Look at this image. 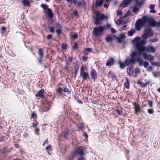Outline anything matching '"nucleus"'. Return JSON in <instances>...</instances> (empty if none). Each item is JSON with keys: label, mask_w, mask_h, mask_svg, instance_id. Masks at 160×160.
I'll return each mask as SVG.
<instances>
[{"label": "nucleus", "mask_w": 160, "mask_h": 160, "mask_svg": "<svg viewBox=\"0 0 160 160\" xmlns=\"http://www.w3.org/2000/svg\"><path fill=\"white\" fill-rule=\"evenodd\" d=\"M150 12L151 13H156V11L154 9H151V10L150 11Z\"/></svg>", "instance_id": "48"}, {"label": "nucleus", "mask_w": 160, "mask_h": 160, "mask_svg": "<svg viewBox=\"0 0 160 160\" xmlns=\"http://www.w3.org/2000/svg\"><path fill=\"white\" fill-rule=\"evenodd\" d=\"M127 79V81L124 83V86L125 87L128 89L129 88V82L128 79L127 78H126Z\"/></svg>", "instance_id": "21"}, {"label": "nucleus", "mask_w": 160, "mask_h": 160, "mask_svg": "<svg viewBox=\"0 0 160 160\" xmlns=\"http://www.w3.org/2000/svg\"><path fill=\"white\" fill-rule=\"evenodd\" d=\"M55 28L57 29H62V27L61 26L59 23H57L56 24L55 26Z\"/></svg>", "instance_id": "26"}, {"label": "nucleus", "mask_w": 160, "mask_h": 160, "mask_svg": "<svg viewBox=\"0 0 160 160\" xmlns=\"http://www.w3.org/2000/svg\"><path fill=\"white\" fill-rule=\"evenodd\" d=\"M39 62L40 63H42V58H40V57L39 59Z\"/></svg>", "instance_id": "63"}, {"label": "nucleus", "mask_w": 160, "mask_h": 160, "mask_svg": "<svg viewBox=\"0 0 160 160\" xmlns=\"http://www.w3.org/2000/svg\"><path fill=\"white\" fill-rule=\"evenodd\" d=\"M127 27V26L126 25H124L123 26V29H125Z\"/></svg>", "instance_id": "64"}, {"label": "nucleus", "mask_w": 160, "mask_h": 160, "mask_svg": "<svg viewBox=\"0 0 160 160\" xmlns=\"http://www.w3.org/2000/svg\"><path fill=\"white\" fill-rule=\"evenodd\" d=\"M31 117L33 119H34L36 118L37 115L34 112H33L32 113Z\"/></svg>", "instance_id": "28"}, {"label": "nucleus", "mask_w": 160, "mask_h": 160, "mask_svg": "<svg viewBox=\"0 0 160 160\" xmlns=\"http://www.w3.org/2000/svg\"><path fill=\"white\" fill-rule=\"evenodd\" d=\"M78 128L79 129H82L83 128H84L83 124L82 123H81Z\"/></svg>", "instance_id": "40"}, {"label": "nucleus", "mask_w": 160, "mask_h": 160, "mask_svg": "<svg viewBox=\"0 0 160 160\" xmlns=\"http://www.w3.org/2000/svg\"><path fill=\"white\" fill-rule=\"evenodd\" d=\"M148 104L149 105L150 107H151L152 106L153 102L151 101H149L148 102Z\"/></svg>", "instance_id": "39"}, {"label": "nucleus", "mask_w": 160, "mask_h": 160, "mask_svg": "<svg viewBox=\"0 0 160 160\" xmlns=\"http://www.w3.org/2000/svg\"><path fill=\"white\" fill-rule=\"evenodd\" d=\"M142 55H143V58L145 60L147 59L149 61H151L153 60L154 57L153 56L151 55H149L147 54L146 52H143Z\"/></svg>", "instance_id": "11"}, {"label": "nucleus", "mask_w": 160, "mask_h": 160, "mask_svg": "<svg viewBox=\"0 0 160 160\" xmlns=\"http://www.w3.org/2000/svg\"><path fill=\"white\" fill-rule=\"evenodd\" d=\"M50 32L52 33H53L55 31V29L54 27H51L49 28Z\"/></svg>", "instance_id": "30"}, {"label": "nucleus", "mask_w": 160, "mask_h": 160, "mask_svg": "<svg viewBox=\"0 0 160 160\" xmlns=\"http://www.w3.org/2000/svg\"><path fill=\"white\" fill-rule=\"evenodd\" d=\"M152 74L153 76L155 78L157 77L159 75V72H153Z\"/></svg>", "instance_id": "25"}, {"label": "nucleus", "mask_w": 160, "mask_h": 160, "mask_svg": "<svg viewBox=\"0 0 160 160\" xmlns=\"http://www.w3.org/2000/svg\"><path fill=\"white\" fill-rule=\"evenodd\" d=\"M38 124V123L37 122L36 123H32V124L33 125L34 127H36Z\"/></svg>", "instance_id": "53"}, {"label": "nucleus", "mask_w": 160, "mask_h": 160, "mask_svg": "<svg viewBox=\"0 0 160 160\" xmlns=\"http://www.w3.org/2000/svg\"><path fill=\"white\" fill-rule=\"evenodd\" d=\"M80 75L82 77L84 80H85L88 79L89 78L88 73V72L84 71V68L83 66H82L81 69Z\"/></svg>", "instance_id": "9"}, {"label": "nucleus", "mask_w": 160, "mask_h": 160, "mask_svg": "<svg viewBox=\"0 0 160 160\" xmlns=\"http://www.w3.org/2000/svg\"><path fill=\"white\" fill-rule=\"evenodd\" d=\"M73 48L74 49H77L78 48V44L76 43H75L74 44V45L73 47Z\"/></svg>", "instance_id": "35"}, {"label": "nucleus", "mask_w": 160, "mask_h": 160, "mask_svg": "<svg viewBox=\"0 0 160 160\" xmlns=\"http://www.w3.org/2000/svg\"><path fill=\"white\" fill-rule=\"evenodd\" d=\"M61 30L62 29H58L56 30V32L58 35H60L61 34Z\"/></svg>", "instance_id": "32"}, {"label": "nucleus", "mask_w": 160, "mask_h": 160, "mask_svg": "<svg viewBox=\"0 0 160 160\" xmlns=\"http://www.w3.org/2000/svg\"><path fill=\"white\" fill-rule=\"evenodd\" d=\"M48 143V141L47 140H46L43 143V145L44 146L46 144H47Z\"/></svg>", "instance_id": "50"}, {"label": "nucleus", "mask_w": 160, "mask_h": 160, "mask_svg": "<svg viewBox=\"0 0 160 160\" xmlns=\"http://www.w3.org/2000/svg\"><path fill=\"white\" fill-rule=\"evenodd\" d=\"M84 155H84L80 156H81V157L79 158L78 160H84V158L83 157Z\"/></svg>", "instance_id": "45"}, {"label": "nucleus", "mask_w": 160, "mask_h": 160, "mask_svg": "<svg viewBox=\"0 0 160 160\" xmlns=\"http://www.w3.org/2000/svg\"><path fill=\"white\" fill-rule=\"evenodd\" d=\"M39 129H38V128L36 129L35 132V133L36 134H38L37 132L39 131Z\"/></svg>", "instance_id": "59"}, {"label": "nucleus", "mask_w": 160, "mask_h": 160, "mask_svg": "<svg viewBox=\"0 0 160 160\" xmlns=\"http://www.w3.org/2000/svg\"><path fill=\"white\" fill-rule=\"evenodd\" d=\"M84 148L83 147H80L78 148L73 153H72L70 157H68V160H73V158L77 155H78L80 156H81L84 155Z\"/></svg>", "instance_id": "5"}, {"label": "nucleus", "mask_w": 160, "mask_h": 160, "mask_svg": "<svg viewBox=\"0 0 160 160\" xmlns=\"http://www.w3.org/2000/svg\"><path fill=\"white\" fill-rule=\"evenodd\" d=\"M72 38L74 39H76L78 38V36L77 34H74L71 35Z\"/></svg>", "instance_id": "27"}, {"label": "nucleus", "mask_w": 160, "mask_h": 160, "mask_svg": "<svg viewBox=\"0 0 160 160\" xmlns=\"http://www.w3.org/2000/svg\"><path fill=\"white\" fill-rule=\"evenodd\" d=\"M142 54L138 53L135 52H132L131 55V58H128L124 60V62H118L120 67L121 68H124L126 66H128L130 64H133L136 61L138 62L139 65L141 66L143 65L145 68H147L149 65V63L146 61H144L142 58Z\"/></svg>", "instance_id": "1"}, {"label": "nucleus", "mask_w": 160, "mask_h": 160, "mask_svg": "<svg viewBox=\"0 0 160 160\" xmlns=\"http://www.w3.org/2000/svg\"><path fill=\"white\" fill-rule=\"evenodd\" d=\"M72 2L74 4H75L76 2V0H71V3Z\"/></svg>", "instance_id": "56"}, {"label": "nucleus", "mask_w": 160, "mask_h": 160, "mask_svg": "<svg viewBox=\"0 0 160 160\" xmlns=\"http://www.w3.org/2000/svg\"><path fill=\"white\" fill-rule=\"evenodd\" d=\"M62 48L63 49H65L67 48V46L66 44H63L62 46Z\"/></svg>", "instance_id": "36"}, {"label": "nucleus", "mask_w": 160, "mask_h": 160, "mask_svg": "<svg viewBox=\"0 0 160 160\" xmlns=\"http://www.w3.org/2000/svg\"><path fill=\"white\" fill-rule=\"evenodd\" d=\"M117 14L118 15H121L122 14V13L121 11L118 10L117 12Z\"/></svg>", "instance_id": "43"}, {"label": "nucleus", "mask_w": 160, "mask_h": 160, "mask_svg": "<svg viewBox=\"0 0 160 160\" xmlns=\"http://www.w3.org/2000/svg\"><path fill=\"white\" fill-rule=\"evenodd\" d=\"M41 7L45 10V12H46V11H47V9H48V6L46 4H42L41 5Z\"/></svg>", "instance_id": "23"}, {"label": "nucleus", "mask_w": 160, "mask_h": 160, "mask_svg": "<svg viewBox=\"0 0 160 160\" xmlns=\"http://www.w3.org/2000/svg\"><path fill=\"white\" fill-rule=\"evenodd\" d=\"M23 136L24 137H27L28 136V134L27 132H25L23 134Z\"/></svg>", "instance_id": "58"}, {"label": "nucleus", "mask_w": 160, "mask_h": 160, "mask_svg": "<svg viewBox=\"0 0 160 160\" xmlns=\"http://www.w3.org/2000/svg\"><path fill=\"white\" fill-rule=\"evenodd\" d=\"M134 69L132 67L130 66L128 68L127 72L129 75L132 74L134 73Z\"/></svg>", "instance_id": "18"}, {"label": "nucleus", "mask_w": 160, "mask_h": 160, "mask_svg": "<svg viewBox=\"0 0 160 160\" xmlns=\"http://www.w3.org/2000/svg\"><path fill=\"white\" fill-rule=\"evenodd\" d=\"M64 137L66 138L67 137V135H68V133L67 132H65L64 133Z\"/></svg>", "instance_id": "57"}, {"label": "nucleus", "mask_w": 160, "mask_h": 160, "mask_svg": "<svg viewBox=\"0 0 160 160\" xmlns=\"http://www.w3.org/2000/svg\"><path fill=\"white\" fill-rule=\"evenodd\" d=\"M109 4L108 3L104 4L103 5V6L105 8H108V6Z\"/></svg>", "instance_id": "54"}, {"label": "nucleus", "mask_w": 160, "mask_h": 160, "mask_svg": "<svg viewBox=\"0 0 160 160\" xmlns=\"http://www.w3.org/2000/svg\"><path fill=\"white\" fill-rule=\"evenodd\" d=\"M134 109L136 114H137L139 112L142 111V109L139 106L137 103H135L134 104Z\"/></svg>", "instance_id": "12"}, {"label": "nucleus", "mask_w": 160, "mask_h": 160, "mask_svg": "<svg viewBox=\"0 0 160 160\" xmlns=\"http://www.w3.org/2000/svg\"><path fill=\"white\" fill-rule=\"evenodd\" d=\"M111 30L112 33H115L116 32V31L115 30L114 28H112L111 29Z\"/></svg>", "instance_id": "44"}, {"label": "nucleus", "mask_w": 160, "mask_h": 160, "mask_svg": "<svg viewBox=\"0 0 160 160\" xmlns=\"http://www.w3.org/2000/svg\"><path fill=\"white\" fill-rule=\"evenodd\" d=\"M154 35L153 32L151 28H147L144 33L142 36L141 40L140 38V42L142 44H144L146 43L145 40L149 37L153 36Z\"/></svg>", "instance_id": "4"}, {"label": "nucleus", "mask_w": 160, "mask_h": 160, "mask_svg": "<svg viewBox=\"0 0 160 160\" xmlns=\"http://www.w3.org/2000/svg\"><path fill=\"white\" fill-rule=\"evenodd\" d=\"M131 14V12L130 11H128L126 14L122 18H120L117 21H115V22L116 25L119 26L122 23V22L121 20V18H128V15H130Z\"/></svg>", "instance_id": "10"}, {"label": "nucleus", "mask_w": 160, "mask_h": 160, "mask_svg": "<svg viewBox=\"0 0 160 160\" xmlns=\"http://www.w3.org/2000/svg\"><path fill=\"white\" fill-rule=\"evenodd\" d=\"M136 32V30L134 29H131L130 31L128 32V35L132 36Z\"/></svg>", "instance_id": "20"}, {"label": "nucleus", "mask_w": 160, "mask_h": 160, "mask_svg": "<svg viewBox=\"0 0 160 160\" xmlns=\"http://www.w3.org/2000/svg\"><path fill=\"white\" fill-rule=\"evenodd\" d=\"M77 4L78 6L80 5H81V2H79L77 3Z\"/></svg>", "instance_id": "62"}, {"label": "nucleus", "mask_w": 160, "mask_h": 160, "mask_svg": "<svg viewBox=\"0 0 160 160\" xmlns=\"http://www.w3.org/2000/svg\"><path fill=\"white\" fill-rule=\"evenodd\" d=\"M90 75L92 79L95 80L97 77V74L96 71L94 69H92L90 72Z\"/></svg>", "instance_id": "13"}, {"label": "nucleus", "mask_w": 160, "mask_h": 160, "mask_svg": "<svg viewBox=\"0 0 160 160\" xmlns=\"http://www.w3.org/2000/svg\"><path fill=\"white\" fill-rule=\"evenodd\" d=\"M106 27L107 28L109 29L111 27V25L109 24H107L106 25Z\"/></svg>", "instance_id": "49"}, {"label": "nucleus", "mask_w": 160, "mask_h": 160, "mask_svg": "<svg viewBox=\"0 0 160 160\" xmlns=\"http://www.w3.org/2000/svg\"><path fill=\"white\" fill-rule=\"evenodd\" d=\"M108 18L107 16L103 14H100L99 12H98L94 18V23L98 25L100 23L101 20L106 19Z\"/></svg>", "instance_id": "8"}, {"label": "nucleus", "mask_w": 160, "mask_h": 160, "mask_svg": "<svg viewBox=\"0 0 160 160\" xmlns=\"http://www.w3.org/2000/svg\"><path fill=\"white\" fill-rule=\"evenodd\" d=\"M38 54L40 55V58H42L43 56V52L42 49L39 48L38 49Z\"/></svg>", "instance_id": "22"}, {"label": "nucleus", "mask_w": 160, "mask_h": 160, "mask_svg": "<svg viewBox=\"0 0 160 160\" xmlns=\"http://www.w3.org/2000/svg\"><path fill=\"white\" fill-rule=\"evenodd\" d=\"M158 41V39L157 38H155L153 39H152L150 40V41L152 42H155Z\"/></svg>", "instance_id": "42"}, {"label": "nucleus", "mask_w": 160, "mask_h": 160, "mask_svg": "<svg viewBox=\"0 0 160 160\" xmlns=\"http://www.w3.org/2000/svg\"><path fill=\"white\" fill-rule=\"evenodd\" d=\"M147 23L152 27L157 26L158 28L160 27V21L157 22L151 17L144 16L141 19L138 20L136 22L135 28L136 30L138 31L140 30L141 27L145 26Z\"/></svg>", "instance_id": "2"}, {"label": "nucleus", "mask_w": 160, "mask_h": 160, "mask_svg": "<svg viewBox=\"0 0 160 160\" xmlns=\"http://www.w3.org/2000/svg\"><path fill=\"white\" fill-rule=\"evenodd\" d=\"M44 92V90L42 89L38 91V93L36 95V96L37 97H40L41 98H43L44 97L43 95Z\"/></svg>", "instance_id": "15"}, {"label": "nucleus", "mask_w": 160, "mask_h": 160, "mask_svg": "<svg viewBox=\"0 0 160 160\" xmlns=\"http://www.w3.org/2000/svg\"><path fill=\"white\" fill-rule=\"evenodd\" d=\"M155 7V5L154 4H152L150 6L149 8L151 9H154Z\"/></svg>", "instance_id": "41"}, {"label": "nucleus", "mask_w": 160, "mask_h": 160, "mask_svg": "<svg viewBox=\"0 0 160 160\" xmlns=\"http://www.w3.org/2000/svg\"><path fill=\"white\" fill-rule=\"evenodd\" d=\"M85 50L89 51L90 52H92V49L90 48H87L85 49Z\"/></svg>", "instance_id": "46"}, {"label": "nucleus", "mask_w": 160, "mask_h": 160, "mask_svg": "<svg viewBox=\"0 0 160 160\" xmlns=\"http://www.w3.org/2000/svg\"><path fill=\"white\" fill-rule=\"evenodd\" d=\"M1 29L3 31H5L6 30V28L5 27H2Z\"/></svg>", "instance_id": "52"}, {"label": "nucleus", "mask_w": 160, "mask_h": 160, "mask_svg": "<svg viewBox=\"0 0 160 160\" xmlns=\"http://www.w3.org/2000/svg\"><path fill=\"white\" fill-rule=\"evenodd\" d=\"M74 15H77V11H75L73 13Z\"/></svg>", "instance_id": "61"}, {"label": "nucleus", "mask_w": 160, "mask_h": 160, "mask_svg": "<svg viewBox=\"0 0 160 160\" xmlns=\"http://www.w3.org/2000/svg\"><path fill=\"white\" fill-rule=\"evenodd\" d=\"M104 30L103 27L99 26L94 27L93 31V34L94 36L98 37L101 36Z\"/></svg>", "instance_id": "6"}, {"label": "nucleus", "mask_w": 160, "mask_h": 160, "mask_svg": "<svg viewBox=\"0 0 160 160\" xmlns=\"http://www.w3.org/2000/svg\"><path fill=\"white\" fill-rule=\"evenodd\" d=\"M57 91L59 95L62 97L69 95L71 93L70 91L68 88L63 89L60 87H59L57 89Z\"/></svg>", "instance_id": "7"}, {"label": "nucleus", "mask_w": 160, "mask_h": 160, "mask_svg": "<svg viewBox=\"0 0 160 160\" xmlns=\"http://www.w3.org/2000/svg\"><path fill=\"white\" fill-rule=\"evenodd\" d=\"M148 112L150 114H152L153 112V110L152 109H148Z\"/></svg>", "instance_id": "33"}, {"label": "nucleus", "mask_w": 160, "mask_h": 160, "mask_svg": "<svg viewBox=\"0 0 160 160\" xmlns=\"http://www.w3.org/2000/svg\"><path fill=\"white\" fill-rule=\"evenodd\" d=\"M135 73L137 74L139 73L140 72V70L138 68H137L135 70Z\"/></svg>", "instance_id": "34"}, {"label": "nucleus", "mask_w": 160, "mask_h": 160, "mask_svg": "<svg viewBox=\"0 0 160 160\" xmlns=\"http://www.w3.org/2000/svg\"><path fill=\"white\" fill-rule=\"evenodd\" d=\"M124 35L123 34H121L120 36V37H119L117 38V41L118 42L120 43L121 42L122 40V39L123 38Z\"/></svg>", "instance_id": "24"}, {"label": "nucleus", "mask_w": 160, "mask_h": 160, "mask_svg": "<svg viewBox=\"0 0 160 160\" xmlns=\"http://www.w3.org/2000/svg\"><path fill=\"white\" fill-rule=\"evenodd\" d=\"M152 68V67H150L148 68V70H149V71H151Z\"/></svg>", "instance_id": "60"}, {"label": "nucleus", "mask_w": 160, "mask_h": 160, "mask_svg": "<svg viewBox=\"0 0 160 160\" xmlns=\"http://www.w3.org/2000/svg\"><path fill=\"white\" fill-rule=\"evenodd\" d=\"M32 2V0H23L22 3L24 6H29Z\"/></svg>", "instance_id": "16"}, {"label": "nucleus", "mask_w": 160, "mask_h": 160, "mask_svg": "<svg viewBox=\"0 0 160 160\" xmlns=\"http://www.w3.org/2000/svg\"><path fill=\"white\" fill-rule=\"evenodd\" d=\"M83 135L86 138H88V135L86 132H84L83 134Z\"/></svg>", "instance_id": "47"}, {"label": "nucleus", "mask_w": 160, "mask_h": 160, "mask_svg": "<svg viewBox=\"0 0 160 160\" xmlns=\"http://www.w3.org/2000/svg\"><path fill=\"white\" fill-rule=\"evenodd\" d=\"M116 112L119 115H121L122 114V112L118 109H117L116 110Z\"/></svg>", "instance_id": "38"}, {"label": "nucleus", "mask_w": 160, "mask_h": 160, "mask_svg": "<svg viewBox=\"0 0 160 160\" xmlns=\"http://www.w3.org/2000/svg\"><path fill=\"white\" fill-rule=\"evenodd\" d=\"M111 39V37L110 36H108L106 38V40L107 42H109Z\"/></svg>", "instance_id": "29"}, {"label": "nucleus", "mask_w": 160, "mask_h": 160, "mask_svg": "<svg viewBox=\"0 0 160 160\" xmlns=\"http://www.w3.org/2000/svg\"><path fill=\"white\" fill-rule=\"evenodd\" d=\"M51 146L49 145V146H47L46 147V150H48L50 149L51 148Z\"/></svg>", "instance_id": "51"}, {"label": "nucleus", "mask_w": 160, "mask_h": 160, "mask_svg": "<svg viewBox=\"0 0 160 160\" xmlns=\"http://www.w3.org/2000/svg\"><path fill=\"white\" fill-rule=\"evenodd\" d=\"M49 109H50V108H47V110H46L45 109H43V112H46L48 110H49Z\"/></svg>", "instance_id": "55"}, {"label": "nucleus", "mask_w": 160, "mask_h": 160, "mask_svg": "<svg viewBox=\"0 0 160 160\" xmlns=\"http://www.w3.org/2000/svg\"><path fill=\"white\" fill-rule=\"evenodd\" d=\"M140 38L139 37L135 38L132 41L134 44L135 45L136 48L137 49L138 53L142 54L143 52H147L149 53H153L155 52L156 48L153 47L149 45L147 47H145L143 46L144 44H142L140 42Z\"/></svg>", "instance_id": "3"}, {"label": "nucleus", "mask_w": 160, "mask_h": 160, "mask_svg": "<svg viewBox=\"0 0 160 160\" xmlns=\"http://www.w3.org/2000/svg\"><path fill=\"white\" fill-rule=\"evenodd\" d=\"M46 13V14L48 15V17L50 18H52L53 17V13L51 10L50 9H47V11L46 12H45Z\"/></svg>", "instance_id": "17"}, {"label": "nucleus", "mask_w": 160, "mask_h": 160, "mask_svg": "<svg viewBox=\"0 0 160 160\" xmlns=\"http://www.w3.org/2000/svg\"><path fill=\"white\" fill-rule=\"evenodd\" d=\"M138 9L139 8H138L135 7L133 8L132 11L134 12H135L138 11Z\"/></svg>", "instance_id": "31"}, {"label": "nucleus", "mask_w": 160, "mask_h": 160, "mask_svg": "<svg viewBox=\"0 0 160 160\" xmlns=\"http://www.w3.org/2000/svg\"><path fill=\"white\" fill-rule=\"evenodd\" d=\"M114 62V59L112 58H110L107 60L106 65L107 66H111L113 65Z\"/></svg>", "instance_id": "14"}, {"label": "nucleus", "mask_w": 160, "mask_h": 160, "mask_svg": "<svg viewBox=\"0 0 160 160\" xmlns=\"http://www.w3.org/2000/svg\"><path fill=\"white\" fill-rule=\"evenodd\" d=\"M47 39L48 40L51 39L52 38V35H48L47 36Z\"/></svg>", "instance_id": "37"}, {"label": "nucleus", "mask_w": 160, "mask_h": 160, "mask_svg": "<svg viewBox=\"0 0 160 160\" xmlns=\"http://www.w3.org/2000/svg\"><path fill=\"white\" fill-rule=\"evenodd\" d=\"M103 3V0H97L96 2V7H99L101 6Z\"/></svg>", "instance_id": "19"}]
</instances>
